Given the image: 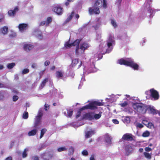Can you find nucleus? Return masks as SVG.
<instances>
[{"label": "nucleus", "mask_w": 160, "mask_h": 160, "mask_svg": "<svg viewBox=\"0 0 160 160\" xmlns=\"http://www.w3.org/2000/svg\"><path fill=\"white\" fill-rule=\"evenodd\" d=\"M8 28L5 26L0 29V33L4 35L6 34L8 32Z\"/></svg>", "instance_id": "22"}, {"label": "nucleus", "mask_w": 160, "mask_h": 160, "mask_svg": "<svg viewBox=\"0 0 160 160\" xmlns=\"http://www.w3.org/2000/svg\"><path fill=\"white\" fill-rule=\"evenodd\" d=\"M145 150L146 152H149V151H150L152 150V149L148 147H146L145 148Z\"/></svg>", "instance_id": "49"}, {"label": "nucleus", "mask_w": 160, "mask_h": 160, "mask_svg": "<svg viewBox=\"0 0 160 160\" xmlns=\"http://www.w3.org/2000/svg\"><path fill=\"white\" fill-rule=\"evenodd\" d=\"M68 113L67 115L66 112H64V115L68 117H71L73 111L72 110H67Z\"/></svg>", "instance_id": "26"}, {"label": "nucleus", "mask_w": 160, "mask_h": 160, "mask_svg": "<svg viewBox=\"0 0 160 160\" xmlns=\"http://www.w3.org/2000/svg\"><path fill=\"white\" fill-rule=\"evenodd\" d=\"M50 62L49 61H46L44 62V65L45 66H47L50 64Z\"/></svg>", "instance_id": "52"}, {"label": "nucleus", "mask_w": 160, "mask_h": 160, "mask_svg": "<svg viewBox=\"0 0 160 160\" xmlns=\"http://www.w3.org/2000/svg\"><path fill=\"white\" fill-rule=\"evenodd\" d=\"M3 67L2 65H0V70H1L3 69Z\"/></svg>", "instance_id": "63"}, {"label": "nucleus", "mask_w": 160, "mask_h": 160, "mask_svg": "<svg viewBox=\"0 0 160 160\" xmlns=\"http://www.w3.org/2000/svg\"><path fill=\"white\" fill-rule=\"evenodd\" d=\"M152 0H147V2L148 3V4L147 5L146 7H148V11L149 12V13H150V17H152L153 16V14L154 13L156 10H152L151 8L150 7V3L152 2Z\"/></svg>", "instance_id": "12"}, {"label": "nucleus", "mask_w": 160, "mask_h": 160, "mask_svg": "<svg viewBox=\"0 0 160 160\" xmlns=\"http://www.w3.org/2000/svg\"><path fill=\"white\" fill-rule=\"evenodd\" d=\"M143 151V149L142 148H140L139 149V151L140 152H142Z\"/></svg>", "instance_id": "61"}, {"label": "nucleus", "mask_w": 160, "mask_h": 160, "mask_svg": "<svg viewBox=\"0 0 160 160\" xmlns=\"http://www.w3.org/2000/svg\"><path fill=\"white\" fill-rule=\"evenodd\" d=\"M52 21V18L51 17H48L46 21H42L40 22L39 25L40 26H43L46 25H48Z\"/></svg>", "instance_id": "16"}, {"label": "nucleus", "mask_w": 160, "mask_h": 160, "mask_svg": "<svg viewBox=\"0 0 160 160\" xmlns=\"http://www.w3.org/2000/svg\"><path fill=\"white\" fill-rule=\"evenodd\" d=\"M90 160H95L94 155H92L90 157Z\"/></svg>", "instance_id": "55"}, {"label": "nucleus", "mask_w": 160, "mask_h": 160, "mask_svg": "<svg viewBox=\"0 0 160 160\" xmlns=\"http://www.w3.org/2000/svg\"><path fill=\"white\" fill-rule=\"evenodd\" d=\"M74 12H72L71 14L68 16V18L66 20V22H68L72 18V17L73 16Z\"/></svg>", "instance_id": "37"}, {"label": "nucleus", "mask_w": 160, "mask_h": 160, "mask_svg": "<svg viewBox=\"0 0 160 160\" xmlns=\"http://www.w3.org/2000/svg\"><path fill=\"white\" fill-rule=\"evenodd\" d=\"M18 10V8H15L14 10H10L8 12V15L10 17H13L14 16L16 12Z\"/></svg>", "instance_id": "24"}, {"label": "nucleus", "mask_w": 160, "mask_h": 160, "mask_svg": "<svg viewBox=\"0 0 160 160\" xmlns=\"http://www.w3.org/2000/svg\"><path fill=\"white\" fill-rule=\"evenodd\" d=\"M150 133L149 132L146 131L143 133L142 136L144 137H148Z\"/></svg>", "instance_id": "36"}, {"label": "nucleus", "mask_w": 160, "mask_h": 160, "mask_svg": "<svg viewBox=\"0 0 160 160\" xmlns=\"http://www.w3.org/2000/svg\"><path fill=\"white\" fill-rule=\"evenodd\" d=\"M103 3V7L104 8H107L106 1L105 0H103L102 1L100 0L97 1L95 3L94 5L92 7H90L89 8V12L90 14H98L100 12L99 7Z\"/></svg>", "instance_id": "4"}, {"label": "nucleus", "mask_w": 160, "mask_h": 160, "mask_svg": "<svg viewBox=\"0 0 160 160\" xmlns=\"http://www.w3.org/2000/svg\"><path fill=\"white\" fill-rule=\"evenodd\" d=\"M133 149L130 145H128L126 146V153L127 155H129L132 153Z\"/></svg>", "instance_id": "18"}, {"label": "nucleus", "mask_w": 160, "mask_h": 160, "mask_svg": "<svg viewBox=\"0 0 160 160\" xmlns=\"http://www.w3.org/2000/svg\"><path fill=\"white\" fill-rule=\"evenodd\" d=\"M102 114V112H99L98 114H95L94 112V114H92L93 119H98L101 118Z\"/></svg>", "instance_id": "23"}, {"label": "nucleus", "mask_w": 160, "mask_h": 160, "mask_svg": "<svg viewBox=\"0 0 160 160\" xmlns=\"http://www.w3.org/2000/svg\"><path fill=\"white\" fill-rule=\"evenodd\" d=\"M142 122L143 124L149 128L151 129L154 128V125L152 122H149L148 121L145 120H143Z\"/></svg>", "instance_id": "17"}, {"label": "nucleus", "mask_w": 160, "mask_h": 160, "mask_svg": "<svg viewBox=\"0 0 160 160\" xmlns=\"http://www.w3.org/2000/svg\"><path fill=\"white\" fill-rule=\"evenodd\" d=\"M78 62V59H74L72 60V66H75Z\"/></svg>", "instance_id": "32"}, {"label": "nucleus", "mask_w": 160, "mask_h": 160, "mask_svg": "<svg viewBox=\"0 0 160 160\" xmlns=\"http://www.w3.org/2000/svg\"><path fill=\"white\" fill-rule=\"evenodd\" d=\"M37 66V65L36 63H33L32 65V67L33 68H36Z\"/></svg>", "instance_id": "51"}, {"label": "nucleus", "mask_w": 160, "mask_h": 160, "mask_svg": "<svg viewBox=\"0 0 160 160\" xmlns=\"http://www.w3.org/2000/svg\"><path fill=\"white\" fill-rule=\"evenodd\" d=\"M91 68L92 69V70H91V68H89L88 73L94 72H96L97 70L95 67V65L94 64H92Z\"/></svg>", "instance_id": "27"}, {"label": "nucleus", "mask_w": 160, "mask_h": 160, "mask_svg": "<svg viewBox=\"0 0 160 160\" xmlns=\"http://www.w3.org/2000/svg\"><path fill=\"white\" fill-rule=\"evenodd\" d=\"M42 115V110H39L37 116L35 117V118L34 125V128H37V127L40 124Z\"/></svg>", "instance_id": "8"}, {"label": "nucleus", "mask_w": 160, "mask_h": 160, "mask_svg": "<svg viewBox=\"0 0 160 160\" xmlns=\"http://www.w3.org/2000/svg\"><path fill=\"white\" fill-rule=\"evenodd\" d=\"M55 68V66H53L51 68V70H53Z\"/></svg>", "instance_id": "64"}, {"label": "nucleus", "mask_w": 160, "mask_h": 160, "mask_svg": "<svg viewBox=\"0 0 160 160\" xmlns=\"http://www.w3.org/2000/svg\"><path fill=\"white\" fill-rule=\"evenodd\" d=\"M67 149L65 147H62L59 148L58 149V151L59 152L64 151L66 150Z\"/></svg>", "instance_id": "41"}, {"label": "nucleus", "mask_w": 160, "mask_h": 160, "mask_svg": "<svg viewBox=\"0 0 160 160\" xmlns=\"http://www.w3.org/2000/svg\"><path fill=\"white\" fill-rule=\"evenodd\" d=\"M34 160H38V158L37 156H35L33 158Z\"/></svg>", "instance_id": "60"}, {"label": "nucleus", "mask_w": 160, "mask_h": 160, "mask_svg": "<svg viewBox=\"0 0 160 160\" xmlns=\"http://www.w3.org/2000/svg\"><path fill=\"white\" fill-rule=\"evenodd\" d=\"M82 153L83 156H87L88 154V151L86 150H83L82 152Z\"/></svg>", "instance_id": "42"}, {"label": "nucleus", "mask_w": 160, "mask_h": 160, "mask_svg": "<svg viewBox=\"0 0 160 160\" xmlns=\"http://www.w3.org/2000/svg\"><path fill=\"white\" fill-rule=\"evenodd\" d=\"M80 41V40L77 39L73 43H70L68 42H67L65 44V47L66 48H68L72 46H76V47H79L80 46H79V44Z\"/></svg>", "instance_id": "9"}, {"label": "nucleus", "mask_w": 160, "mask_h": 160, "mask_svg": "<svg viewBox=\"0 0 160 160\" xmlns=\"http://www.w3.org/2000/svg\"><path fill=\"white\" fill-rule=\"evenodd\" d=\"M33 48V46L30 43L25 44L23 47L24 50L27 52L29 51Z\"/></svg>", "instance_id": "20"}, {"label": "nucleus", "mask_w": 160, "mask_h": 160, "mask_svg": "<svg viewBox=\"0 0 160 160\" xmlns=\"http://www.w3.org/2000/svg\"><path fill=\"white\" fill-rule=\"evenodd\" d=\"M115 44L114 35L110 33L107 41L102 42L99 45V52L101 55L109 53L112 49L113 46Z\"/></svg>", "instance_id": "2"}, {"label": "nucleus", "mask_w": 160, "mask_h": 160, "mask_svg": "<svg viewBox=\"0 0 160 160\" xmlns=\"http://www.w3.org/2000/svg\"><path fill=\"white\" fill-rule=\"evenodd\" d=\"M105 140L106 142L108 143H110L111 139V137L108 134H106L105 136Z\"/></svg>", "instance_id": "29"}, {"label": "nucleus", "mask_w": 160, "mask_h": 160, "mask_svg": "<svg viewBox=\"0 0 160 160\" xmlns=\"http://www.w3.org/2000/svg\"><path fill=\"white\" fill-rule=\"evenodd\" d=\"M33 34L40 39L42 38L41 32L38 29L35 30L33 32Z\"/></svg>", "instance_id": "19"}, {"label": "nucleus", "mask_w": 160, "mask_h": 160, "mask_svg": "<svg viewBox=\"0 0 160 160\" xmlns=\"http://www.w3.org/2000/svg\"><path fill=\"white\" fill-rule=\"evenodd\" d=\"M94 133V130L92 129L86 132L85 136L87 138H89Z\"/></svg>", "instance_id": "21"}, {"label": "nucleus", "mask_w": 160, "mask_h": 160, "mask_svg": "<svg viewBox=\"0 0 160 160\" xmlns=\"http://www.w3.org/2000/svg\"><path fill=\"white\" fill-rule=\"evenodd\" d=\"M37 131V128H35L34 129H33L28 132V135L29 136H34L35 135Z\"/></svg>", "instance_id": "25"}, {"label": "nucleus", "mask_w": 160, "mask_h": 160, "mask_svg": "<svg viewBox=\"0 0 160 160\" xmlns=\"http://www.w3.org/2000/svg\"><path fill=\"white\" fill-rule=\"evenodd\" d=\"M28 150V148H26L24 149L22 153V157L23 158H26L27 157V152Z\"/></svg>", "instance_id": "31"}, {"label": "nucleus", "mask_w": 160, "mask_h": 160, "mask_svg": "<svg viewBox=\"0 0 160 160\" xmlns=\"http://www.w3.org/2000/svg\"><path fill=\"white\" fill-rule=\"evenodd\" d=\"M90 46V45L87 42L81 43L79 47L76 48V55L77 57L80 56L83 53L85 50Z\"/></svg>", "instance_id": "5"}, {"label": "nucleus", "mask_w": 160, "mask_h": 160, "mask_svg": "<svg viewBox=\"0 0 160 160\" xmlns=\"http://www.w3.org/2000/svg\"><path fill=\"white\" fill-rule=\"evenodd\" d=\"M146 107L147 110L149 111L151 113L153 114H159V113L160 111L156 110L153 106L151 105H149L146 106Z\"/></svg>", "instance_id": "11"}, {"label": "nucleus", "mask_w": 160, "mask_h": 160, "mask_svg": "<svg viewBox=\"0 0 160 160\" xmlns=\"http://www.w3.org/2000/svg\"><path fill=\"white\" fill-rule=\"evenodd\" d=\"M28 113L27 112H24L23 115V118L26 119L28 118Z\"/></svg>", "instance_id": "39"}, {"label": "nucleus", "mask_w": 160, "mask_h": 160, "mask_svg": "<svg viewBox=\"0 0 160 160\" xmlns=\"http://www.w3.org/2000/svg\"><path fill=\"white\" fill-rule=\"evenodd\" d=\"M112 122L115 124H118L119 123V121L116 119H113L112 120Z\"/></svg>", "instance_id": "47"}, {"label": "nucleus", "mask_w": 160, "mask_h": 160, "mask_svg": "<svg viewBox=\"0 0 160 160\" xmlns=\"http://www.w3.org/2000/svg\"><path fill=\"white\" fill-rule=\"evenodd\" d=\"M143 154L145 157L148 159H150L151 158V153L145 152H144Z\"/></svg>", "instance_id": "28"}, {"label": "nucleus", "mask_w": 160, "mask_h": 160, "mask_svg": "<svg viewBox=\"0 0 160 160\" xmlns=\"http://www.w3.org/2000/svg\"><path fill=\"white\" fill-rule=\"evenodd\" d=\"M46 131L47 130L45 128H43L41 130V135L40 137V138H41L43 137V135L46 132Z\"/></svg>", "instance_id": "34"}, {"label": "nucleus", "mask_w": 160, "mask_h": 160, "mask_svg": "<svg viewBox=\"0 0 160 160\" xmlns=\"http://www.w3.org/2000/svg\"><path fill=\"white\" fill-rule=\"evenodd\" d=\"M136 126L137 127H138V128H142L143 127V125L142 124L139 123H137Z\"/></svg>", "instance_id": "45"}, {"label": "nucleus", "mask_w": 160, "mask_h": 160, "mask_svg": "<svg viewBox=\"0 0 160 160\" xmlns=\"http://www.w3.org/2000/svg\"><path fill=\"white\" fill-rule=\"evenodd\" d=\"M4 93L0 92V100H2L4 98Z\"/></svg>", "instance_id": "44"}, {"label": "nucleus", "mask_w": 160, "mask_h": 160, "mask_svg": "<svg viewBox=\"0 0 160 160\" xmlns=\"http://www.w3.org/2000/svg\"><path fill=\"white\" fill-rule=\"evenodd\" d=\"M111 24L112 26L114 28H116L117 26V24L116 22L113 19H111Z\"/></svg>", "instance_id": "35"}, {"label": "nucleus", "mask_w": 160, "mask_h": 160, "mask_svg": "<svg viewBox=\"0 0 160 160\" xmlns=\"http://www.w3.org/2000/svg\"><path fill=\"white\" fill-rule=\"evenodd\" d=\"M48 81V79L46 78L44 80L42 81L40 88H42L45 85L46 83Z\"/></svg>", "instance_id": "33"}, {"label": "nucleus", "mask_w": 160, "mask_h": 160, "mask_svg": "<svg viewBox=\"0 0 160 160\" xmlns=\"http://www.w3.org/2000/svg\"><path fill=\"white\" fill-rule=\"evenodd\" d=\"M53 11L58 15H61L62 13V8L59 6H56L54 7L53 8Z\"/></svg>", "instance_id": "15"}, {"label": "nucleus", "mask_w": 160, "mask_h": 160, "mask_svg": "<svg viewBox=\"0 0 160 160\" xmlns=\"http://www.w3.org/2000/svg\"><path fill=\"white\" fill-rule=\"evenodd\" d=\"M75 17H76V18H77V19H78L79 18V16L78 14H76L75 15Z\"/></svg>", "instance_id": "62"}, {"label": "nucleus", "mask_w": 160, "mask_h": 160, "mask_svg": "<svg viewBox=\"0 0 160 160\" xmlns=\"http://www.w3.org/2000/svg\"><path fill=\"white\" fill-rule=\"evenodd\" d=\"M49 107V105L46 104H45V110L47 111Z\"/></svg>", "instance_id": "54"}, {"label": "nucleus", "mask_w": 160, "mask_h": 160, "mask_svg": "<svg viewBox=\"0 0 160 160\" xmlns=\"http://www.w3.org/2000/svg\"><path fill=\"white\" fill-rule=\"evenodd\" d=\"M134 136L131 133H127L122 136V139L126 141H132L134 139Z\"/></svg>", "instance_id": "10"}, {"label": "nucleus", "mask_w": 160, "mask_h": 160, "mask_svg": "<svg viewBox=\"0 0 160 160\" xmlns=\"http://www.w3.org/2000/svg\"><path fill=\"white\" fill-rule=\"evenodd\" d=\"M5 160H12V158L11 157H8L6 158Z\"/></svg>", "instance_id": "59"}, {"label": "nucleus", "mask_w": 160, "mask_h": 160, "mask_svg": "<svg viewBox=\"0 0 160 160\" xmlns=\"http://www.w3.org/2000/svg\"><path fill=\"white\" fill-rule=\"evenodd\" d=\"M118 62L121 65L129 66L134 70L138 71L139 69V65L135 62L131 58H122L118 61Z\"/></svg>", "instance_id": "3"}, {"label": "nucleus", "mask_w": 160, "mask_h": 160, "mask_svg": "<svg viewBox=\"0 0 160 160\" xmlns=\"http://www.w3.org/2000/svg\"><path fill=\"white\" fill-rule=\"evenodd\" d=\"M103 105V104L101 102L98 101H94L90 102L88 105L81 108L78 112L76 115L77 119L78 120H81L83 119L90 120H93L92 114H94V112H91L86 113L83 116H82L81 115L82 112L83 110L87 109L94 110L97 108V106H101Z\"/></svg>", "instance_id": "1"}, {"label": "nucleus", "mask_w": 160, "mask_h": 160, "mask_svg": "<svg viewBox=\"0 0 160 160\" xmlns=\"http://www.w3.org/2000/svg\"><path fill=\"white\" fill-rule=\"evenodd\" d=\"M101 37V34H100L97 33L96 36V38L97 40H99Z\"/></svg>", "instance_id": "48"}, {"label": "nucleus", "mask_w": 160, "mask_h": 160, "mask_svg": "<svg viewBox=\"0 0 160 160\" xmlns=\"http://www.w3.org/2000/svg\"><path fill=\"white\" fill-rule=\"evenodd\" d=\"M149 93L152 99L156 100L158 99L159 98L158 92L154 89H151L149 91L145 92V94L146 95H148Z\"/></svg>", "instance_id": "7"}, {"label": "nucleus", "mask_w": 160, "mask_h": 160, "mask_svg": "<svg viewBox=\"0 0 160 160\" xmlns=\"http://www.w3.org/2000/svg\"><path fill=\"white\" fill-rule=\"evenodd\" d=\"M133 108L140 113L144 114L147 110L146 106L141 103H134L132 104Z\"/></svg>", "instance_id": "6"}, {"label": "nucleus", "mask_w": 160, "mask_h": 160, "mask_svg": "<svg viewBox=\"0 0 160 160\" xmlns=\"http://www.w3.org/2000/svg\"><path fill=\"white\" fill-rule=\"evenodd\" d=\"M122 0H117L116 4L118 5H119L120 4Z\"/></svg>", "instance_id": "53"}, {"label": "nucleus", "mask_w": 160, "mask_h": 160, "mask_svg": "<svg viewBox=\"0 0 160 160\" xmlns=\"http://www.w3.org/2000/svg\"><path fill=\"white\" fill-rule=\"evenodd\" d=\"M28 26V24H27L21 23L19 24L18 27L19 31L22 32H23L27 30Z\"/></svg>", "instance_id": "13"}, {"label": "nucleus", "mask_w": 160, "mask_h": 160, "mask_svg": "<svg viewBox=\"0 0 160 160\" xmlns=\"http://www.w3.org/2000/svg\"><path fill=\"white\" fill-rule=\"evenodd\" d=\"M124 120L126 123H128L130 122V120L129 117L127 116L125 118Z\"/></svg>", "instance_id": "40"}, {"label": "nucleus", "mask_w": 160, "mask_h": 160, "mask_svg": "<svg viewBox=\"0 0 160 160\" xmlns=\"http://www.w3.org/2000/svg\"><path fill=\"white\" fill-rule=\"evenodd\" d=\"M29 72V70L27 69H24L22 71V73L23 74H25L28 73Z\"/></svg>", "instance_id": "46"}, {"label": "nucleus", "mask_w": 160, "mask_h": 160, "mask_svg": "<svg viewBox=\"0 0 160 160\" xmlns=\"http://www.w3.org/2000/svg\"><path fill=\"white\" fill-rule=\"evenodd\" d=\"M128 105V102H124L120 103V105L122 107H124Z\"/></svg>", "instance_id": "43"}, {"label": "nucleus", "mask_w": 160, "mask_h": 160, "mask_svg": "<svg viewBox=\"0 0 160 160\" xmlns=\"http://www.w3.org/2000/svg\"><path fill=\"white\" fill-rule=\"evenodd\" d=\"M56 77L59 79H61L64 80V72L62 70L57 71L56 73Z\"/></svg>", "instance_id": "14"}, {"label": "nucleus", "mask_w": 160, "mask_h": 160, "mask_svg": "<svg viewBox=\"0 0 160 160\" xmlns=\"http://www.w3.org/2000/svg\"><path fill=\"white\" fill-rule=\"evenodd\" d=\"M99 25V22H97V24L95 26H94V28L95 29H97L98 28V26Z\"/></svg>", "instance_id": "57"}, {"label": "nucleus", "mask_w": 160, "mask_h": 160, "mask_svg": "<svg viewBox=\"0 0 160 160\" xmlns=\"http://www.w3.org/2000/svg\"><path fill=\"white\" fill-rule=\"evenodd\" d=\"M15 64L14 63H9L7 66L8 68L9 69H11L15 65Z\"/></svg>", "instance_id": "38"}, {"label": "nucleus", "mask_w": 160, "mask_h": 160, "mask_svg": "<svg viewBox=\"0 0 160 160\" xmlns=\"http://www.w3.org/2000/svg\"><path fill=\"white\" fill-rule=\"evenodd\" d=\"M18 97L17 96H14L13 97V99L14 101H16L18 99Z\"/></svg>", "instance_id": "50"}, {"label": "nucleus", "mask_w": 160, "mask_h": 160, "mask_svg": "<svg viewBox=\"0 0 160 160\" xmlns=\"http://www.w3.org/2000/svg\"><path fill=\"white\" fill-rule=\"evenodd\" d=\"M42 157L45 160H48L49 159V156L47 153L43 154L42 155Z\"/></svg>", "instance_id": "30"}, {"label": "nucleus", "mask_w": 160, "mask_h": 160, "mask_svg": "<svg viewBox=\"0 0 160 160\" xmlns=\"http://www.w3.org/2000/svg\"><path fill=\"white\" fill-rule=\"evenodd\" d=\"M3 17L2 14H0V22H1L2 19L3 18Z\"/></svg>", "instance_id": "56"}, {"label": "nucleus", "mask_w": 160, "mask_h": 160, "mask_svg": "<svg viewBox=\"0 0 160 160\" xmlns=\"http://www.w3.org/2000/svg\"><path fill=\"white\" fill-rule=\"evenodd\" d=\"M146 42V39L144 38L143 39V40H142V41L141 42V43L143 45V43H145Z\"/></svg>", "instance_id": "58"}]
</instances>
